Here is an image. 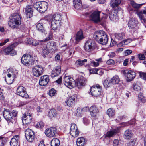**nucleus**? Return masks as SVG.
Instances as JSON below:
<instances>
[{"label": "nucleus", "instance_id": "6e6d98bb", "mask_svg": "<svg viewBox=\"0 0 146 146\" xmlns=\"http://www.w3.org/2000/svg\"><path fill=\"white\" fill-rule=\"evenodd\" d=\"M56 91L54 89L52 88L49 91V94L50 96H54L56 94Z\"/></svg>", "mask_w": 146, "mask_h": 146}, {"label": "nucleus", "instance_id": "338daca9", "mask_svg": "<svg viewBox=\"0 0 146 146\" xmlns=\"http://www.w3.org/2000/svg\"><path fill=\"white\" fill-rule=\"evenodd\" d=\"M132 52V51L130 50H127L124 52V54L125 56H127L129 55Z\"/></svg>", "mask_w": 146, "mask_h": 146}, {"label": "nucleus", "instance_id": "473e14b6", "mask_svg": "<svg viewBox=\"0 0 146 146\" xmlns=\"http://www.w3.org/2000/svg\"><path fill=\"white\" fill-rule=\"evenodd\" d=\"M115 40H121L125 38V35L124 33H115L114 34Z\"/></svg>", "mask_w": 146, "mask_h": 146}, {"label": "nucleus", "instance_id": "f704fd0d", "mask_svg": "<svg viewBox=\"0 0 146 146\" xmlns=\"http://www.w3.org/2000/svg\"><path fill=\"white\" fill-rule=\"evenodd\" d=\"M133 135L132 131L129 129L126 130L124 133V137L125 139H131Z\"/></svg>", "mask_w": 146, "mask_h": 146}, {"label": "nucleus", "instance_id": "4468645a", "mask_svg": "<svg viewBox=\"0 0 146 146\" xmlns=\"http://www.w3.org/2000/svg\"><path fill=\"white\" fill-rule=\"evenodd\" d=\"M70 133L74 137H76L78 136L79 132L76 125L75 124L72 123L71 124Z\"/></svg>", "mask_w": 146, "mask_h": 146}, {"label": "nucleus", "instance_id": "864d4df0", "mask_svg": "<svg viewBox=\"0 0 146 146\" xmlns=\"http://www.w3.org/2000/svg\"><path fill=\"white\" fill-rule=\"evenodd\" d=\"M111 83L110 82V80L106 79L104 81L103 85L106 88L110 86L111 84Z\"/></svg>", "mask_w": 146, "mask_h": 146}, {"label": "nucleus", "instance_id": "1a4fd4ad", "mask_svg": "<svg viewBox=\"0 0 146 146\" xmlns=\"http://www.w3.org/2000/svg\"><path fill=\"white\" fill-rule=\"evenodd\" d=\"M44 72V68L40 65L33 66L32 72L33 75L36 77H39Z\"/></svg>", "mask_w": 146, "mask_h": 146}, {"label": "nucleus", "instance_id": "c85d7f7f", "mask_svg": "<svg viewBox=\"0 0 146 146\" xmlns=\"http://www.w3.org/2000/svg\"><path fill=\"white\" fill-rule=\"evenodd\" d=\"M76 97L73 95L70 97L66 102L67 105L69 106H72L74 105L76 102Z\"/></svg>", "mask_w": 146, "mask_h": 146}, {"label": "nucleus", "instance_id": "6ab92c4d", "mask_svg": "<svg viewBox=\"0 0 146 146\" xmlns=\"http://www.w3.org/2000/svg\"><path fill=\"white\" fill-rule=\"evenodd\" d=\"M52 33H50L48 35V37H47L45 40L41 41H37L36 40L33 38L32 41V43L31 45L34 46H36L38 44H39L42 42H44L47 41L52 38Z\"/></svg>", "mask_w": 146, "mask_h": 146}, {"label": "nucleus", "instance_id": "c756f323", "mask_svg": "<svg viewBox=\"0 0 146 146\" xmlns=\"http://www.w3.org/2000/svg\"><path fill=\"white\" fill-rule=\"evenodd\" d=\"M58 114L56 110L54 109H52L48 112V116L50 119H53L58 117Z\"/></svg>", "mask_w": 146, "mask_h": 146}, {"label": "nucleus", "instance_id": "cd10ccee", "mask_svg": "<svg viewBox=\"0 0 146 146\" xmlns=\"http://www.w3.org/2000/svg\"><path fill=\"white\" fill-rule=\"evenodd\" d=\"M25 12L27 17L31 18L33 16V9L32 5L27 6L25 8Z\"/></svg>", "mask_w": 146, "mask_h": 146}, {"label": "nucleus", "instance_id": "72a5a7b5", "mask_svg": "<svg viewBox=\"0 0 146 146\" xmlns=\"http://www.w3.org/2000/svg\"><path fill=\"white\" fill-rule=\"evenodd\" d=\"M120 128L118 127L117 129H113L112 130L107 132L106 134V136L108 137H111L115 135L119 131Z\"/></svg>", "mask_w": 146, "mask_h": 146}, {"label": "nucleus", "instance_id": "f257e3e1", "mask_svg": "<svg viewBox=\"0 0 146 146\" xmlns=\"http://www.w3.org/2000/svg\"><path fill=\"white\" fill-rule=\"evenodd\" d=\"M61 17L59 14H55L54 15H50L46 16L45 19L51 24L53 30H55L57 29L60 24L61 20Z\"/></svg>", "mask_w": 146, "mask_h": 146}, {"label": "nucleus", "instance_id": "774afa93", "mask_svg": "<svg viewBox=\"0 0 146 146\" xmlns=\"http://www.w3.org/2000/svg\"><path fill=\"white\" fill-rule=\"evenodd\" d=\"M138 58L140 60H143L145 59V57L144 54H139L138 55Z\"/></svg>", "mask_w": 146, "mask_h": 146}, {"label": "nucleus", "instance_id": "6e6552de", "mask_svg": "<svg viewBox=\"0 0 146 146\" xmlns=\"http://www.w3.org/2000/svg\"><path fill=\"white\" fill-rule=\"evenodd\" d=\"M123 74L126 78V81L128 82L132 81L136 76V74L135 72L129 70H124L123 71Z\"/></svg>", "mask_w": 146, "mask_h": 146}, {"label": "nucleus", "instance_id": "a211bd4d", "mask_svg": "<svg viewBox=\"0 0 146 146\" xmlns=\"http://www.w3.org/2000/svg\"><path fill=\"white\" fill-rule=\"evenodd\" d=\"M106 33L103 31L99 30L96 31L93 35V37L97 41L102 38Z\"/></svg>", "mask_w": 146, "mask_h": 146}, {"label": "nucleus", "instance_id": "a878e982", "mask_svg": "<svg viewBox=\"0 0 146 146\" xmlns=\"http://www.w3.org/2000/svg\"><path fill=\"white\" fill-rule=\"evenodd\" d=\"M7 72V75L8 77L10 78L12 76L13 78L16 77L18 73L17 70L15 68H9Z\"/></svg>", "mask_w": 146, "mask_h": 146}, {"label": "nucleus", "instance_id": "e433bc0d", "mask_svg": "<svg viewBox=\"0 0 146 146\" xmlns=\"http://www.w3.org/2000/svg\"><path fill=\"white\" fill-rule=\"evenodd\" d=\"M120 79L119 76L117 75L114 76L110 80V82L113 84H116L119 83Z\"/></svg>", "mask_w": 146, "mask_h": 146}, {"label": "nucleus", "instance_id": "7c9ffc66", "mask_svg": "<svg viewBox=\"0 0 146 146\" xmlns=\"http://www.w3.org/2000/svg\"><path fill=\"white\" fill-rule=\"evenodd\" d=\"M19 139L18 135H16L13 136L11 139L10 142L11 146H17L18 142Z\"/></svg>", "mask_w": 146, "mask_h": 146}, {"label": "nucleus", "instance_id": "b1692460", "mask_svg": "<svg viewBox=\"0 0 146 146\" xmlns=\"http://www.w3.org/2000/svg\"><path fill=\"white\" fill-rule=\"evenodd\" d=\"M86 82V79L83 77H81L77 80V84H76V86L78 88H80L85 85Z\"/></svg>", "mask_w": 146, "mask_h": 146}, {"label": "nucleus", "instance_id": "e2e57ef3", "mask_svg": "<svg viewBox=\"0 0 146 146\" xmlns=\"http://www.w3.org/2000/svg\"><path fill=\"white\" fill-rule=\"evenodd\" d=\"M119 140L115 139L113 142V146H119Z\"/></svg>", "mask_w": 146, "mask_h": 146}, {"label": "nucleus", "instance_id": "0eeeda50", "mask_svg": "<svg viewBox=\"0 0 146 146\" xmlns=\"http://www.w3.org/2000/svg\"><path fill=\"white\" fill-rule=\"evenodd\" d=\"M64 83L68 88L72 89L76 86L75 80L69 76H65L64 78Z\"/></svg>", "mask_w": 146, "mask_h": 146}, {"label": "nucleus", "instance_id": "4be33fe9", "mask_svg": "<svg viewBox=\"0 0 146 146\" xmlns=\"http://www.w3.org/2000/svg\"><path fill=\"white\" fill-rule=\"evenodd\" d=\"M3 115L5 119L7 121H11L13 119L12 113L8 110H5L4 111Z\"/></svg>", "mask_w": 146, "mask_h": 146}, {"label": "nucleus", "instance_id": "4c0bfd02", "mask_svg": "<svg viewBox=\"0 0 146 146\" xmlns=\"http://www.w3.org/2000/svg\"><path fill=\"white\" fill-rule=\"evenodd\" d=\"M85 143V139L83 137L78 138L76 141L77 146H84Z\"/></svg>", "mask_w": 146, "mask_h": 146}, {"label": "nucleus", "instance_id": "de8ad7c7", "mask_svg": "<svg viewBox=\"0 0 146 146\" xmlns=\"http://www.w3.org/2000/svg\"><path fill=\"white\" fill-rule=\"evenodd\" d=\"M130 5L133 7L135 9L139 8L142 5V4H137L133 1H130Z\"/></svg>", "mask_w": 146, "mask_h": 146}, {"label": "nucleus", "instance_id": "13d9d810", "mask_svg": "<svg viewBox=\"0 0 146 146\" xmlns=\"http://www.w3.org/2000/svg\"><path fill=\"white\" fill-rule=\"evenodd\" d=\"M36 126L38 128H42L44 127V123L42 121H40L37 123Z\"/></svg>", "mask_w": 146, "mask_h": 146}, {"label": "nucleus", "instance_id": "9b49d317", "mask_svg": "<svg viewBox=\"0 0 146 146\" xmlns=\"http://www.w3.org/2000/svg\"><path fill=\"white\" fill-rule=\"evenodd\" d=\"M95 44L93 40H88L85 44L84 49L86 52H88L92 51L95 48Z\"/></svg>", "mask_w": 146, "mask_h": 146}, {"label": "nucleus", "instance_id": "4d7b16f0", "mask_svg": "<svg viewBox=\"0 0 146 146\" xmlns=\"http://www.w3.org/2000/svg\"><path fill=\"white\" fill-rule=\"evenodd\" d=\"M98 70L97 68H92L89 70L90 73V74H97Z\"/></svg>", "mask_w": 146, "mask_h": 146}, {"label": "nucleus", "instance_id": "bb28decb", "mask_svg": "<svg viewBox=\"0 0 146 146\" xmlns=\"http://www.w3.org/2000/svg\"><path fill=\"white\" fill-rule=\"evenodd\" d=\"M117 10H111L109 11V17L111 20L114 21L116 19H118L117 17Z\"/></svg>", "mask_w": 146, "mask_h": 146}, {"label": "nucleus", "instance_id": "393cba45", "mask_svg": "<svg viewBox=\"0 0 146 146\" xmlns=\"http://www.w3.org/2000/svg\"><path fill=\"white\" fill-rule=\"evenodd\" d=\"M90 111L92 117L95 118L97 113L99 112L98 108L95 106L92 105L90 107Z\"/></svg>", "mask_w": 146, "mask_h": 146}, {"label": "nucleus", "instance_id": "aec40b11", "mask_svg": "<svg viewBox=\"0 0 146 146\" xmlns=\"http://www.w3.org/2000/svg\"><path fill=\"white\" fill-rule=\"evenodd\" d=\"M136 14L139 17L142 22H143V21L144 22H145L146 21V8L140 11H137Z\"/></svg>", "mask_w": 146, "mask_h": 146}, {"label": "nucleus", "instance_id": "052dcab7", "mask_svg": "<svg viewBox=\"0 0 146 146\" xmlns=\"http://www.w3.org/2000/svg\"><path fill=\"white\" fill-rule=\"evenodd\" d=\"M33 38H27L26 40H25V42L27 44L31 45L32 42V41Z\"/></svg>", "mask_w": 146, "mask_h": 146}, {"label": "nucleus", "instance_id": "a18cd8bd", "mask_svg": "<svg viewBox=\"0 0 146 146\" xmlns=\"http://www.w3.org/2000/svg\"><path fill=\"white\" fill-rule=\"evenodd\" d=\"M107 114L109 117H112L115 114V111L112 108H110L107 110Z\"/></svg>", "mask_w": 146, "mask_h": 146}, {"label": "nucleus", "instance_id": "5fc2aeb1", "mask_svg": "<svg viewBox=\"0 0 146 146\" xmlns=\"http://www.w3.org/2000/svg\"><path fill=\"white\" fill-rule=\"evenodd\" d=\"M54 70L56 73V74L58 75H59L61 73V69L60 66H58L56 67L54 69Z\"/></svg>", "mask_w": 146, "mask_h": 146}, {"label": "nucleus", "instance_id": "dca6fc26", "mask_svg": "<svg viewBox=\"0 0 146 146\" xmlns=\"http://www.w3.org/2000/svg\"><path fill=\"white\" fill-rule=\"evenodd\" d=\"M56 133V128L53 127L47 129L45 131V133L46 136L50 138L54 137Z\"/></svg>", "mask_w": 146, "mask_h": 146}, {"label": "nucleus", "instance_id": "2eb2a0df", "mask_svg": "<svg viewBox=\"0 0 146 146\" xmlns=\"http://www.w3.org/2000/svg\"><path fill=\"white\" fill-rule=\"evenodd\" d=\"M22 119L23 124L25 125H28L31 121V115L29 113H25L23 115Z\"/></svg>", "mask_w": 146, "mask_h": 146}, {"label": "nucleus", "instance_id": "412c9836", "mask_svg": "<svg viewBox=\"0 0 146 146\" xmlns=\"http://www.w3.org/2000/svg\"><path fill=\"white\" fill-rule=\"evenodd\" d=\"M14 47V44L10 45L4 50V52L7 54H10L12 56L15 55L16 54V52L13 49Z\"/></svg>", "mask_w": 146, "mask_h": 146}, {"label": "nucleus", "instance_id": "79ce46f5", "mask_svg": "<svg viewBox=\"0 0 146 146\" xmlns=\"http://www.w3.org/2000/svg\"><path fill=\"white\" fill-rule=\"evenodd\" d=\"M121 0H111V5L112 7L118 6L121 3Z\"/></svg>", "mask_w": 146, "mask_h": 146}, {"label": "nucleus", "instance_id": "37998d69", "mask_svg": "<svg viewBox=\"0 0 146 146\" xmlns=\"http://www.w3.org/2000/svg\"><path fill=\"white\" fill-rule=\"evenodd\" d=\"M87 60L86 59H85L83 60H78L76 62L75 65L77 67L82 66L87 62Z\"/></svg>", "mask_w": 146, "mask_h": 146}, {"label": "nucleus", "instance_id": "3c124183", "mask_svg": "<svg viewBox=\"0 0 146 146\" xmlns=\"http://www.w3.org/2000/svg\"><path fill=\"white\" fill-rule=\"evenodd\" d=\"M83 112L82 109L80 108H78L76 111V113L78 117H80L81 115L83 114Z\"/></svg>", "mask_w": 146, "mask_h": 146}, {"label": "nucleus", "instance_id": "680f3d73", "mask_svg": "<svg viewBox=\"0 0 146 146\" xmlns=\"http://www.w3.org/2000/svg\"><path fill=\"white\" fill-rule=\"evenodd\" d=\"M140 76L141 78L145 80H146V73H141L140 74Z\"/></svg>", "mask_w": 146, "mask_h": 146}, {"label": "nucleus", "instance_id": "09e8293b", "mask_svg": "<svg viewBox=\"0 0 146 146\" xmlns=\"http://www.w3.org/2000/svg\"><path fill=\"white\" fill-rule=\"evenodd\" d=\"M37 29L38 31L41 32H43L44 31L43 24L38 23L36 25Z\"/></svg>", "mask_w": 146, "mask_h": 146}, {"label": "nucleus", "instance_id": "a19ab883", "mask_svg": "<svg viewBox=\"0 0 146 146\" xmlns=\"http://www.w3.org/2000/svg\"><path fill=\"white\" fill-rule=\"evenodd\" d=\"M132 41V40L131 39H127L121 42L118 44L117 46L120 47L124 45H127Z\"/></svg>", "mask_w": 146, "mask_h": 146}, {"label": "nucleus", "instance_id": "58836bf2", "mask_svg": "<svg viewBox=\"0 0 146 146\" xmlns=\"http://www.w3.org/2000/svg\"><path fill=\"white\" fill-rule=\"evenodd\" d=\"M133 86L134 90L135 91H139L141 90V84L139 82H137L136 83H134Z\"/></svg>", "mask_w": 146, "mask_h": 146}, {"label": "nucleus", "instance_id": "603ef678", "mask_svg": "<svg viewBox=\"0 0 146 146\" xmlns=\"http://www.w3.org/2000/svg\"><path fill=\"white\" fill-rule=\"evenodd\" d=\"M138 98L139 100L143 103H145L146 101L145 98L143 96L142 93H139L138 94Z\"/></svg>", "mask_w": 146, "mask_h": 146}, {"label": "nucleus", "instance_id": "5701e85b", "mask_svg": "<svg viewBox=\"0 0 146 146\" xmlns=\"http://www.w3.org/2000/svg\"><path fill=\"white\" fill-rule=\"evenodd\" d=\"M49 80L48 76L46 75L41 76L39 80V84L40 85L44 86L46 85Z\"/></svg>", "mask_w": 146, "mask_h": 146}, {"label": "nucleus", "instance_id": "f03ea898", "mask_svg": "<svg viewBox=\"0 0 146 146\" xmlns=\"http://www.w3.org/2000/svg\"><path fill=\"white\" fill-rule=\"evenodd\" d=\"M21 22V17L18 13H14L8 22L9 26L13 28H17L20 25Z\"/></svg>", "mask_w": 146, "mask_h": 146}, {"label": "nucleus", "instance_id": "7ed1b4c3", "mask_svg": "<svg viewBox=\"0 0 146 146\" xmlns=\"http://www.w3.org/2000/svg\"><path fill=\"white\" fill-rule=\"evenodd\" d=\"M57 50V47L56 43L54 42H48L46 46L44 47L42 50V54L44 57H46L50 52H54Z\"/></svg>", "mask_w": 146, "mask_h": 146}, {"label": "nucleus", "instance_id": "ddd939ff", "mask_svg": "<svg viewBox=\"0 0 146 146\" xmlns=\"http://www.w3.org/2000/svg\"><path fill=\"white\" fill-rule=\"evenodd\" d=\"M25 135L26 139L29 142L33 141L34 139V134L33 131L31 129H27L25 131Z\"/></svg>", "mask_w": 146, "mask_h": 146}, {"label": "nucleus", "instance_id": "9d476101", "mask_svg": "<svg viewBox=\"0 0 146 146\" xmlns=\"http://www.w3.org/2000/svg\"><path fill=\"white\" fill-rule=\"evenodd\" d=\"M90 92L91 95L93 96H99L102 93L101 87L98 84L94 85L91 88Z\"/></svg>", "mask_w": 146, "mask_h": 146}, {"label": "nucleus", "instance_id": "ea45409f", "mask_svg": "<svg viewBox=\"0 0 146 146\" xmlns=\"http://www.w3.org/2000/svg\"><path fill=\"white\" fill-rule=\"evenodd\" d=\"M84 38L82 32L80 30L78 32L76 37V41H79Z\"/></svg>", "mask_w": 146, "mask_h": 146}, {"label": "nucleus", "instance_id": "20e7f679", "mask_svg": "<svg viewBox=\"0 0 146 146\" xmlns=\"http://www.w3.org/2000/svg\"><path fill=\"white\" fill-rule=\"evenodd\" d=\"M100 13L98 11L93 12L90 15V19L95 23L99 22H101L104 23L105 22L106 19L108 17V16L106 14H104V16L101 19L100 17Z\"/></svg>", "mask_w": 146, "mask_h": 146}, {"label": "nucleus", "instance_id": "0e129e2a", "mask_svg": "<svg viewBox=\"0 0 146 146\" xmlns=\"http://www.w3.org/2000/svg\"><path fill=\"white\" fill-rule=\"evenodd\" d=\"M91 65L93 67H97L99 65V63L94 61L91 62L90 63Z\"/></svg>", "mask_w": 146, "mask_h": 146}, {"label": "nucleus", "instance_id": "8fccbe9b", "mask_svg": "<svg viewBox=\"0 0 146 146\" xmlns=\"http://www.w3.org/2000/svg\"><path fill=\"white\" fill-rule=\"evenodd\" d=\"M90 117L88 116H86L83 118V123L85 125H88L90 122Z\"/></svg>", "mask_w": 146, "mask_h": 146}, {"label": "nucleus", "instance_id": "f3484780", "mask_svg": "<svg viewBox=\"0 0 146 146\" xmlns=\"http://www.w3.org/2000/svg\"><path fill=\"white\" fill-rule=\"evenodd\" d=\"M17 94L23 98H28L29 95L27 94L25 88L22 86H19L17 89Z\"/></svg>", "mask_w": 146, "mask_h": 146}, {"label": "nucleus", "instance_id": "f8f14e48", "mask_svg": "<svg viewBox=\"0 0 146 146\" xmlns=\"http://www.w3.org/2000/svg\"><path fill=\"white\" fill-rule=\"evenodd\" d=\"M139 24L137 19L135 18H130L129 21L128 26L130 29L133 30L139 28Z\"/></svg>", "mask_w": 146, "mask_h": 146}, {"label": "nucleus", "instance_id": "423d86ee", "mask_svg": "<svg viewBox=\"0 0 146 146\" xmlns=\"http://www.w3.org/2000/svg\"><path fill=\"white\" fill-rule=\"evenodd\" d=\"M21 62L24 65L29 66L34 64V61L32 56L29 54H24L21 58Z\"/></svg>", "mask_w": 146, "mask_h": 146}, {"label": "nucleus", "instance_id": "c03bdc74", "mask_svg": "<svg viewBox=\"0 0 146 146\" xmlns=\"http://www.w3.org/2000/svg\"><path fill=\"white\" fill-rule=\"evenodd\" d=\"M60 144V141L57 138H53L51 142V146H59Z\"/></svg>", "mask_w": 146, "mask_h": 146}, {"label": "nucleus", "instance_id": "2f4dec72", "mask_svg": "<svg viewBox=\"0 0 146 146\" xmlns=\"http://www.w3.org/2000/svg\"><path fill=\"white\" fill-rule=\"evenodd\" d=\"M73 5L74 8L77 10H81L82 8L81 0H74Z\"/></svg>", "mask_w": 146, "mask_h": 146}, {"label": "nucleus", "instance_id": "69168bd1", "mask_svg": "<svg viewBox=\"0 0 146 146\" xmlns=\"http://www.w3.org/2000/svg\"><path fill=\"white\" fill-rule=\"evenodd\" d=\"M46 102L47 100L44 97H42L41 98L40 100V102L41 104H44Z\"/></svg>", "mask_w": 146, "mask_h": 146}, {"label": "nucleus", "instance_id": "c9c22d12", "mask_svg": "<svg viewBox=\"0 0 146 146\" xmlns=\"http://www.w3.org/2000/svg\"><path fill=\"white\" fill-rule=\"evenodd\" d=\"M108 40L107 36L106 34L97 42L102 45H105L107 43Z\"/></svg>", "mask_w": 146, "mask_h": 146}, {"label": "nucleus", "instance_id": "bf43d9fd", "mask_svg": "<svg viewBox=\"0 0 146 146\" xmlns=\"http://www.w3.org/2000/svg\"><path fill=\"white\" fill-rule=\"evenodd\" d=\"M106 63L108 65H114L115 64L114 61L112 59H109L106 62Z\"/></svg>", "mask_w": 146, "mask_h": 146}, {"label": "nucleus", "instance_id": "39448f33", "mask_svg": "<svg viewBox=\"0 0 146 146\" xmlns=\"http://www.w3.org/2000/svg\"><path fill=\"white\" fill-rule=\"evenodd\" d=\"M48 4L45 1L37 2L34 4L35 8L39 11L40 13L44 12L47 9Z\"/></svg>", "mask_w": 146, "mask_h": 146}, {"label": "nucleus", "instance_id": "49530a36", "mask_svg": "<svg viewBox=\"0 0 146 146\" xmlns=\"http://www.w3.org/2000/svg\"><path fill=\"white\" fill-rule=\"evenodd\" d=\"M135 120L134 119H133L131 121H128L127 123H121V125L123 126H125L129 125H135Z\"/></svg>", "mask_w": 146, "mask_h": 146}]
</instances>
